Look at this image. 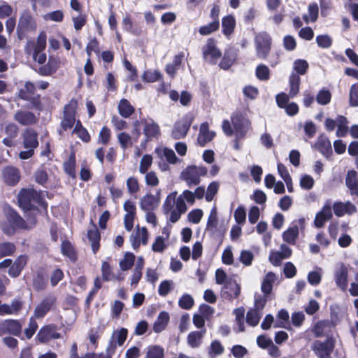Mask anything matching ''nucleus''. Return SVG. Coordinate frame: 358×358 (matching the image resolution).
I'll use <instances>...</instances> for the list:
<instances>
[{"label":"nucleus","mask_w":358,"mask_h":358,"mask_svg":"<svg viewBox=\"0 0 358 358\" xmlns=\"http://www.w3.org/2000/svg\"><path fill=\"white\" fill-rule=\"evenodd\" d=\"M18 202L24 210L29 212L27 217L36 215V204L45 208L39 194L34 189H22L18 194Z\"/></svg>","instance_id":"1"},{"label":"nucleus","mask_w":358,"mask_h":358,"mask_svg":"<svg viewBox=\"0 0 358 358\" xmlns=\"http://www.w3.org/2000/svg\"><path fill=\"white\" fill-rule=\"evenodd\" d=\"M207 172L204 166H189L182 171L180 178L188 186L196 185L201 182V177L205 176Z\"/></svg>","instance_id":"2"},{"label":"nucleus","mask_w":358,"mask_h":358,"mask_svg":"<svg viewBox=\"0 0 358 358\" xmlns=\"http://www.w3.org/2000/svg\"><path fill=\"white\" fill-rule=\"evenodd\" d=\"M271 37L266 32L259 33L255 38L256 55L258 58L264 59L271 49Z\"/></svg>","instance_id":"3"},{"label":"nucleus","mask_w":358,"mask_h":358,"mask_svg":"<svg viewBox=\"0 0 358 358\" xmlns=\"http://www.w3.org/2000/svg\"><path fill=\"white\" fill-rule=\"evenodd\" d=\"M128 331L125 328H121L120 329L115 330L110 339L109 341L108 345L106 348V354L108 357L111 356L115 353L117 346H122L125 342L127 338Z\"/></svg>","instance_id":"4"},{"label":"nucleus","mask_w":358,"mask_h":358,"mask_svg":"<svg viewBox=\"0 0 358 358\" xmlns=\"http://www.w3.org/2000/svg\"><path fill=\"white\" fill-rule=\"evenodd\" d=\"M203 59L209 63L215 64L221 57V51L217 48L215 41L208 38L202 48Z\"/></svg>","instance_id":"5"},{"label":"nucleus","mask_w":358,"mask_h":358,"mask_svg":"<svg viewBox=\"0 0 358 358\" xmlns=\"http://www.w3.org/2000/svg\"><path fill=\"white\" fill-rule=\"evenodd\" d=\"M231 122L235 129L236 137L243 138L250 127L249 120L241 114H235L231 117Z\"/></svg>","instance_id":"6"},{"label":"nucleus","mask_w":358,"mask_h":358,"mask_svg":"<svg viewBox=\"0 0 358 358\" xmlns=\"http://www.w3.org/2000/svg\"><path fill=\"white\" fill-rule=\"evenodd\" d=\"M61 338V334L57 332V327L54 324H48L43 327L38 332L36 339L40 343H47L51 340Z\"/></svg>","instance_id":"7"},{"label":"nucleus","mask_w":358,"mask_h":358,"mask_svg":"<svg viewBox=\"0 0 358 358\" xmlns=\"http://www.w3.org/2000/svg\"><path fill=\"white\" fill-rule=\"evenodd\" d=\"M334 348V342L332 338H327L325 341H315L313 345V350L318 357H331Z\"/></svg>","instance_id":"8"},{"label":"nucleus","mask_w":358,"mask_h":358,"mask_svg":"<svg viewBox=\"0 0 358 358\" xmlns=\"http://www.w3.org/2000/svg\"><path fill=\"white\" fill-rule=\"evenodd\" d=\"M192 119L190 116L185 115L174 124L171 132V136L175 139L184 138L189 131Z\"/></svg>","instance_id":"9"},{"label":"nucleus","mask_w":358,"mask_h":358,"mask_svg":"<svg viewBox=\"0 0 358 358\" xmlns=\"http://www.w3.org/2000/svg\"><path fill=\"white\" fill-rule=\"evenodd\" d=\"M56 302V298L54 296H48L44 298L35 308L34 312V318L41 319L52 308Z\"/></svg>","instance_id":"10"},{"label":"nucleus","mask_w":358,"mask_h":358,"mask_svg":"<svg viewBox=\"0 0 358 358\" xmlns=\"http://www.w3.org/2000/svg\"><path fill=\"white\" fill-rule=\"evenodd\" d=\"M36 87L34 83L27 82L23 88L19 91V97L22 99L31 102L33 107H38L39 105L38 96H35Z\"/></svg>","instance_id":"11"},{"label":"nucleus","mask_w":358,"mask_h":358,"mask_svg":"<svg viewBox=\"0 0 358 358\" xmlns=\"http://www.w3.org/2000/svg\"><path fill=\"white\" fill-rule=\"evenodd\" d=\"M36 27L34 19L28 13H23L20 17L17 27L18 37L21 38L25 31L34 30Z\"/></svg>","instance_id":"12"},{"label":"nucleus","mask_w":358,"mask_h":358,"mask_svg":"<svg viewBox=\"0 0 358 358\" xmlns=\"http://www.w3.org/2000/svg\"><path fill=\"white\" fill-rule=\"evenodd\" d=\"M22 332L21 324L15 320H6L0 322V335L11 334L20 336Z\"/></svg>","instance_id":"13"},{"label":"nucleus","mask_w":358,"mask_h":358,"mask_svg":"<svg viewBox=\"0 0 358 358\" xmlns=\"http://www.w3.org/2000/svg\"><path fill=\"white\" fill-rule=\"evenodd\" d=\"M187 210L185 202L182 201L181 198H177L176 206L164 215L167 216L169 221L175 223L179 220L181 215L185 213Z\"/></svg>","instance_id":"14"},{"label":"nucleus","mask_w":358,"mask_h":358,"mask_svg":"<svg viewBox=\"0 0 358 358\" xmlns=\"http://www.w3.org/2000/svg\"><path fill=\"white\" fill-rule=\"evenodd\" d=\"M149 234L145 227L140 228L138 227L135 234H131L130 240L131 242L132 248L136 249L139 247L140 244L146 245L148 243Z\"/></svg>","instance_id":"15"},{"label":"nucleus","mask_w":358,"mask_h":358,"mask_svg":"<svg viewBox=\"0 0 358 358\" xmlns=\"http://www.w3.org/2000/svg\"><path fill=\"white\" fill-rule=\"evenodd\" d=\"M142 122L144 124L143 134L148 141L157 138L159 136V127L153 120H142Z\"/></svg>","instance_id":"16"},{"label":"nucleus","mask_w":358,"mask_h":358,"mask_svg":"<svg viewBox=\"0 0 358 358\" xmlns=\"http://www.w3.org/2000/svg\"><path fill=\"white\" fill-rule=\"evenodd\" d=\"M46 47V35L44 32H41L36 40V42L29 41L27 43L25 50L27 54L33 52H43Z\"/></svg>","instance_id":"17"},{"label":"nucleus","mask_w":358,"mask_h":358,"mask_svg":"<svg viewBox=\"0 0 358 358\" xmlns=\"http://www.w3.org/2000/svg\"><path fill=\"white\" fill-rule=\"evenodd\" d=\"M159 205L158 198L152 194H146L143 196L139 202L140 208L143 211H152Z\"/></svg>","instance_id":"18"},{"label":"nucleus","mask_w":358,"mask_h":358,"mask_svg":"<svg viewBox=\"0 0 358 358\" xmlns=\"http://www.w3.org/2000/svg\"><path fill=\"white\" fill-rule=\"evenodd\" d=\"M332 217L331 207L330 203H325L322 209L316 214L314 224L317 228L323 227L324 223Z\"/></svg>","instance_id":"19"},{"label":"nucleus","mask_w":358,"mask_h":358,"mask_svg":"<svg viewBox=\"0 0 358 358\" xmlns=\"http://www.w3.org/2000/svg\"><path fill=\"white\" fill-rule=\"evenodd\" d=\"M215 135V132L209 130L208 124L203 122L200 125L197 142L200 145L204 146L206 143L213 140Z\"/></svg>","instance_id":"20"},{"label":"nucleus","mask_w":358,"mask_h":358,"mask_svg":"<svg viewBox=\"0 0 358 358\" xmlns=\"http://www.w3.org/2000/svg\"><path fill=\"white\" fill-rule=\"evenodd\" d=\"M348 268L341 263L335 274L336 283L343 290L348 286Z\"/></svg>","instance_id":"21"},{"label":"nucleus","mask_w":358,"mask_h":358,"mask_svg":"<svg viewBox=\"0 0 358 358\" xmlns=\"http://www.w3.org/2000/svg\"><path fill=\"white\" fill-rule=\"evenodd\" d=\"M14 118L22 125L33 124L37 121V118L33 113L24 110H17Z\"/></svg>","instance_id":"22"},{"label":"nucleus","mask_w":358,"mask_h":358,"mask_svg":"<svg viewBox=\"0 0 358 358\" xmlns=\"http://www.w3.org/2000/svg\"><path fill=\"white\" fill-rule=\"evenodd\" d=\"M6 219L15 230L18 229H24L30 228L25 221L13 210H10L7 213Z\"/></svg>","instance_id":"23"},{"label":"nucleus","mask_w":358,"mask_h":358,"mask_svg":"<svg viewBox=\"0 0 358 358\" xmlns=\"http://www.w3.org/2000/svg\"><path fill=\"white\" fill-rule=\"evenodd\" d=\"M334 211L336 216L341 217L344 215L345 214L351 215L356 212L357 208L350 202L342 203L338 202L336 203L334 205Z\"/></svg>","instance_id":"24"},{"label":"nucleus","mask_w":358,"mask_h":358,"mask_svg":"<svg viewBox=\"0 0 358 358\" xmlns=\"http://www.w3.org/2000/svg\"><path fill=\"white\" fill-rule=\"evenodd\" d=\"M3 177L8 185H14L19 182L20 176L17 169L8 166L3 169Z\"/></svg>","instance_id":"25"},{"label":"nucleus","mask_w":358,"mask_h":358,"mask_svg":"<svg viewBox=\"0 0 358 358\" xmlns=\"http://www.w3.org/2000/svg\"><path fill=\"white\" fill-rule=\"evenodd\" d=\"M169 315L167 312H160L153 324V331L155 333L163 331L169 322Z\"/></svg>","instance_id":"26"},{"label":"nucleus","mask_w":358,"mask_h":358,"mask_svg":"<svg viewBox=\"0 0 358 358\" xmlns=\"http://www.w3.org/2000/svg\"><path fill=\"white\" fill-rule=\"evenodd\" d=\"M206 329H201V331H194L190 332L187 338L188 345L193 348H198L202 343L203 338L206 334Z\"/></svg>","instance_id":"27"},{"label":"nucleus","mask_w":358,"mask_h":358,"mask_svg":"<svg viewBox=\"0 0 358 358\" xmlns=\"http://www.w3.org/2000/svg\"><path fill=\"white\" fill-rule=\"evenodd\" d=\"M22 308V303L20 301L14 300L10 305L0 304V315H16Z\"/></svg>","instance_id":"28"},{"label":"nucleus","mask_w":358,"mask_h":358,"mask_svg":"<svg viewBox=\"0 0 358 358\" xmlns=\"http://www.w3.org/2000/svg\"><path fill=\"white\" fill-rule=\"evenodd\" d=\"M345 183L351 193L358 196V174L355 171L352 170L348 172Z\"/></svg>","instance_id":"29"},{"label":"nucleus","mask_w":358,"mask_h":358,"mask_svg":"<svg viewBox=\"0 0 358 358\" xmlns=\"http://www.w3.org/2000/svg\"><path fill=\"white\" fill-rule=\"evenodd\" d=\"M26 264L27 257L25 256L18 257L8 269L9 275L14 278L18 276Z\"/></svg>","instance_id":"30"},{"label":"nucleus","mask_w":358,"mask_h":358,"mask_svg":"<svg viewBox=\"0 0 358 358\" xmlns=\"http://www.w3.org/2000/svg\"><path fill=\"white\" fill-rule=\"evenodd\" d=\"M23 144L25 148L34 150L38 146L37 134L34 131L27 129L23 134Z\"/></svg>","instance_id":"31"},{"label":"nucleus","mask_w":358,"mask_h":358,"mask_svg":"<svg viewBox=\"0 0 358 358\" xmlns=\"http://www.w3.org/2000/svg\"><path fill=\"white\" fill-rule=\"evenodd\" d=\"M230 299L237 298L241 293L240 285L234 280L229 279L224 286Z\"/></svg>","instance_id":"32"},{"label":"nucleus","mask_w":358,"mask_h":358,"mask_svg":"<svg viewBox=\"0 0 358 358\" xmlns=\"http://www.w3.org/2000/svg\"><path fill=\"white\" fill-rule=\"evenodd\" d=\"M316 147L327 157L332 154L331 142L326 137L320 136L316 143Z\"/></svg>","instance_id":"33"},{"label":"nucleus","mask_w":358,"mask_h":358,"mask_svg":"<svg viewBox=\"0 0 358 358\" xmlns=\"http://www.w3.org/2000/svg\"><path fill=\"white\" fill-rule=\"evenodd\" d=\"M78 108V101L72 99L68 104L64 106V116L76 123V113Z\"/></svg>","instance_id":"34"},{"label":"nucleus","mask_w":358,"mask_h":358,"mask_svg":"<svg viewBox=\"0 0 358 358\" xmlns=\"http://www.w3.org/2000/svg\"><path fill=\"white\" fill-rule=\"evenodd\" d=\"M299 236V228L296 225L289 227L283 234L284 241L289 244H294Z\"/></svg>","instance_id":"35"},{"label":"nucleus","mask_w":358,"mask_h":358,"mask_svg":"<svg viewBox=\"0 0 358 358\" xmlns=\"http://www.w3.org/2000/svg\"><path fill=\"white\" fill-rule=\"evenodd\" d=\"M289 95L290 97L293 98L299 92V86H300V82L301 79L299 75L296 73L292 72V74L289 76Z\"/></svg>","instance_id":"36"},{"label":"nucleus","mask_w":358,"mask_h":358,"mask_svg":"<svg viewBox=\"0 0 358 358\" xmlns=\"http://www.w3.org/2000/svg\"><path fill=\"white\" fill-rule=\"evenodd\" d=\"M236 25L235 18L232 15L225 16L222 21V32L225 36H229Z\"/></svg>","instance_id":"37"},{"label":"nucleus","mask_w":358,"mask_h":358,"mask_svg":"<svg viewBox=\"0 0 358 358\" xmlns=\"http://www.w3.org/2000/svg\"><path fill=\"white\" fill-rule=\"evenodd\" d=\"M276 276L272 273L269 272L265 276L262 284V291L264 292L265 295H268L271 292L272 290V285L275 281Z\"/></svg>","instance_id":"38"},{"label":"nucleus","mask_w":358,"mask_h":358,"mask_svg":"<svg viewBox=\"0 0 358 358\" xmlns=\"http://www.w3.org/2000/svg\"><path fill=\"white\" fill-rule=\"evenodd\" d=\"M262 316V312L252 308L246 314V322L251 327H256Z\"/></svg>","instance_id":"39"},{"label":"nucleus","mask_w":358,"mask_h":358,"mask_svg":"<svg viewBox=\"0 0 358 358\" xmlns=\"http://www.w3.org/2000/svg\"><path fill=\"white\" fill-rule=\"evenodd\" d=\"M118 110L122 117H129L134 112V108L128 100L122 99L118 104Z\"/></svg>","instance_id":"40"},{"label":"nucleus","mask_w":358,"mask_h":358,"mask_svg":"<svg viewBox=\"0 0 358 358\" xmlns=\"http://www.w3.org/2000/svg\"><path fill=\"white\" fill-rule=\"evenodd\" d=\"M87 236L90 241L91 242L93 252L96 253L99 248V242L100 240V234L98 229L96 227L89 229Z\"/></svg>","instance_id":"41"},{"label":"nucleus","mask_w":358,"mask_h":358,"mask_svg":"<svg viewBox=\"0 0 358 358\" xmlns=\"http://www.w3.org/2000/svg\"><path fill=\"white\" fill-rule=\"evenodd\" d=\"M73 133L76 134L84 142H88L90 140L88 131L83 127L80 120L76 122Z\"/></svg>","instance_id":"42"},{"label":"nucleus","mask_w":358,"mask_h":358,"mask_svg":"<svg viewBox=\"0 0 358 358\" xmlns=\"http://www.w3.org/2000/svg\"><path fill=\"white\" fill-rule=\"evenodd\" d=\"M177 192L170 193L166 198L163 205L162 210L164 213H168L171 208L176 206Z\"/></svg>","instance_id":"43"},{"label":"nucleus","mask_w":358,"mask_h":358,"mask_svg":"<svg viewBox=\"0 0 358 358\" xmlns=\"http://www.w3.org/2000/svg\"><path fill=\"white\" fill-rule=\"evenodd\" d=\"M317 102L322 106H325L331 101V94L329 90L323 88L316 95Z\"/></svg>","instance_id":"44"},{"label":"nucleus","mask_w":358,"mask_h":358,"mask_svg":"<svg viewBox=\"0 0 358 358\" xmlns=\"http://www.w3.org/2000/svg\"><path fill=\"white\" fill-rule=\"evenodd\" d=\"M322 276V268L317 267L315 271H310L308 274V281L312 285H317L320 283Z\"/></svg>","instance_id":"45"},{"label":"nucleus","mask_w":358,"mask_h":358,"mask_svg":"<svg viewBox=\"0 0 358 358\" xmlns=\"http://www.w3.org/2000/svg\"><path fill=\"white\" fill-rule=\"evenodd\" d=\"M135 255L133 253L127 252L124 258L120 262V266L122 271L130 269L134 264Z\"/></svg>","instance_id":"46"},{"label":"nucleus","mask_w":358,"mask_h":358,"mask_svg":"<svg viewBox=\"0 0 358 358\" xmlns=\"http://www.w3.org/2000/svg\"><path fill=\"white\" fill-rule=\"evenodd\" d=\"M161 78H162V75H161L160 72L157 70L145 71L142 76V80L146 83H154V82L161 80Z\"/></svg>","instance_id":"47"},{"label":"nucleus","mask_w":358,"mask_h":358,"mask_svg":"<svg viewBox=\"0 0 358 358\" xmlns=\"http://www.w3.org/2000/svg\"><path fill=\"white\" fill-rule=\"evenodd\" d=\"M308 69V63L305 59H296L293 63V69L297 75H304Z\"/></svg>","instance_id":"48"},{"label":"nucleus","mask_w":358,"mask_h":358,"mask_svg":"<svg viewBox=\"0 0 358 358\" xmlns=\"http://www.w3.org/2000/svg\"><path fill=\"white\" fill-rule=\"evenodd\" d=\"M219 20H215L207 25L201 27L199 31L201 35L206 36L217 31L219 29Z\"/></svg>","instance_id":"49"},{"label":"nucleus","mask_w":358,"mask_h":358,"mask_svg":"<svg viewBox=\"0 0 358 358\" xmlns=\"http://www.w3.org/2000/svg\"><path fill=\"white\" fill-rule=\"evenodd\" d=\"M145 358H164V349L159 345L148 347Z\"/></svg>","instance_id":"50"},{"label":"nucleus","mask_w":358,"mask_h":358,"mask_svg":"<svg viewBox=\"0 0 358 358\" xmlns=\"http://www.w3.org/2000/svg\"><path fill=\"white\" fill-rule=\"evenodd\" d=\"M255 74L259 80L266 81L270 78V70L266 65L260 64L257 66Z\"/></svg>","instance_id":"51"},{"label":"nucleus","mask_w":358,"mask_h":358,"mask_svg":"<svg viewBox=\"0 0 358 358\" xmlns=\"http://www.w3.org/2000/svg\"><path fill=\"white\" fill-rule=\"evenodd\" d=\"M152 164V157L150 155H145L141 162L139 166V173L141 174H145L148 172V169Z\"/></svg>","instance_id":"52"},{"label":"nucleus","mask_w":358,"mask_h":358,"mask_svg":"<svg viewBox=\"0 0 358 358\" xmlns=\"http://www.w3.org/2000/svg\"><path fill=\"white\" fill-rule=\"evenodd\" d=\"M318 17V6L317 3H311L308 6V15L303 16V20L306 22L309 21L315 22Z\"/></svg>","instance_id":"53"},{"label":"nucleus","mask_w":358,"mask_h":358,"mask_svg":"<svg viewBox=\"0 0 358 358\" xmlns=\"http://www.w3.org/2000/svg\"><path fill=\"white\" fill-rule=\"evenodd\" d=\"M15 251V246L11 243H0V258L11 255Z\"/></svg>","instance_id":"54"},{"label":"nucleus","mask_w":358,"mask_h":358,"mask_svg":"<svg viewBox=\"0 0 358 358\" xmlns=\"http://www.w3.org/2000/svg\"><path fill=\"white\" fill-rule=\"evenodd\" d=\"M127 187L129 194H134L140 190V185L138 179L135 177H129L127 180Z\"/></svg>","instance_id":"55"},{"label":"nucleus","mask_w":358,"mask_h":358,"mask_svg":"<svg viewBox=\"0 0 358 358\" xmlns=\"http://www.w3.org/2000/svg\"><path fill=\"white\" fill-rule=\"evenodd\" d=\"M118 141L123 150L131 146L132 140L130 135L125 132H121L117 135Z\"/></svg>","instance_id":"56"},{"label":"nucleus","mask_w":358,"mask_h":358,"mask_svg":"<svg viewBox=\"0 0 358 358\" xmlns=\"http://www.w3.org/2000/svg\"><path fill=\"white\" fill-rule=\"evenodd\" d=\"M219 189V183L217 182H212L208 187L205 195V199L208 202L211 201L215 195L217 193Z\"/></svg>","instance_id":"57"},{"label":"nucleus","mask_w":358,"mask_h":358,"mask_svg":"<svg viewBox=\"0 0 358 358\" xmlns=\"http://www.w3.org/2000/svg\"><path fill=\"white\" fill-rule=\"evenodd\" d=\"M166 238L164 236H158L156 237L152 245V250L155 252H162L166 248Z\"/></svg>","instance_id":"58"},{"label":"nucleus","mask_w":358,"mask_h":358,"mask_svg":"<svg viewBox=\"0 0 358 358\" xmlns=\"http://www.w3.org/2000/svg\"><path fill=\"white\" fill-rule=\"evenodd\" d=\"M178 305L183 309L189 310L194 305V299L189 294H184L179 299Z\"/></svg>","instance_id":"59"},{"label":"nucleus","mask_w":358,"mask_h":358,"mask_svg":"<svg viewBox=\"0 0 358 358\" xmlns=\"http://www.w3.org/2000/svg\"><path fill=\"white\" fill-rule=\"evenodd\" d=\"M44 19L45 20L60 22L64 19V13L61 10L50 12L44 15Z\"/></svg>","instance_id":"60"},{"label":"nucleus","mask_w":358,"mask_h":358,"mask_svg":"<svg viewBox=\"0 0 358 358\" xmlns=\"http://www.w3.org/2000/svg\"><path fill=\"white\" fill-rule=\"evenodd\" d=\"M316 42L319 47L325 49L330 48L332 44L331 38L327 34L317 36Z\"/></svg>","instance_id":"61"},{"label":"nucleus","mask_w":358,"mask_h":358,"mask_svg":"<svg viewBox=\"0 0 358 358\" xmlns=\"http://www.w3.org/2000/svg\"><path fill=\"white\" fill-rule=\"evenodd\" d=\"M223 351L224 348L221 343L215 340L211 343L208 353L211 357H213L221 355Z\"/></svg>","instance_id":"62"},{"label":"nucleus","mask_w":358,"mask_h":358,"mask_svg":"<svg viewBox=\"0 0 358 358\" xmlns=\"http://www.w3.org/2000/svg\"><path fill=\"white\" fill-rule=\"evenodd\" d=\"M145 174V182L147 185L151 187L158 185L159 180L154 171L146 172Z\"/></svg>","instance_id":"63"},{"label":"nucleus","mask_w":358,"mask_h":358,"mask_svg":"<svg viewBox=\"0 0 358 358\" xmlns=\"http://www.w3.org/2000/svg\"><path fill=\"white\" fill-rule=\"evenodd\" d=\"M350 103L352 106H358V86L352 85L350 91Z\"/></svg>","instance_id":"64"}]
</instances>
